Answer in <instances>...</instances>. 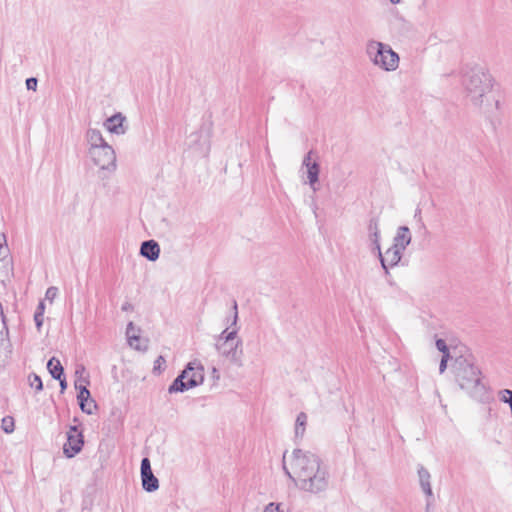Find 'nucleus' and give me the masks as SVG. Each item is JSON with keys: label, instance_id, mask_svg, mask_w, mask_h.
<instances>
[{"label": "nucleus", "instance_id": "f257e3e1", "mask_svg": "<svg viewBox=\"0 0 512 512\" xmlns=\"http://www.w3.org/2000/svg\"><path fill=\"white\" fill-rule=\"evenodd\" d=\"M463 86L467 99L480 112L492 114L498 109L499 102L492 93V76L484 68H471L463 78Z\"/></svg>", "mask_w": 512, "mask_h": 512}, {"label": "nucleus", "instance_id": "f03ea898", "mask_svg": "<svg viewBox=\"0 0 512 512\" xmlns=\"http://www.w3.org/2000/svg\"><path fill=\"white\" fill-rule=\"evenodd\" d=\"M85 141L87 156L92 164L102 173H113L117 167L116 153L102 133L98 129L89 128L85 133Z\"/></svg>", "mask_w": 512, "mask_h": 512}, {"label": "nucleus", "instance_id": "7ed1b4c3", "mask_svg": "<svg viewBox=\"0 0 512 512\" xmlns=\"http://www.w3.org/2000/svg\"><path fill=\"white\" fill-rule=\"evenodd\" d=\"M282 463L285 474L297 485L323 461L315 453L294 449L291 454L284 453Z\"/></svg>", "mask_w": 512, "mask_h": 512}, {"label": "nucleus", "instance_id": "20e7f679", "mask_svg": "<svg viewBox=\"0 0 512 512\" xmlns=\"http://www.w3.org/2000/svg\"><path fill=\"white\" fill-rule=\"evenodd\" d=\"M237 321V303L234 302L231 325L236 326ZM215 349L217 350L220 356L227 359L230 363L238 367H241L243 365L242 340L240 337H238L237 327L233 328L232 330H229V328L223 330L216 338Z\"/></svg>", "mask_w": 512, "mask_h": 512}, {"label": "nucleus", "instance_id": "39448f33", "mask_svg": "<svg viewBox=\"0 0 512 512\" xmlns=\"http://www.w3.org/2000/svg\"><path fill=\"white\" fill-rule=\"evenodd\" d=\"M455 377L460 388L475 400H484L487 390L482 381L481 371L467 359H458L455 364Z\"/></svg>", "mask_w": 512, "mask_h": 512}, {"label": "nucleus", "instance_id": "423d86ee", "mask_svg": "<svg viewBox=\"0 0 512 512\" xmlns=\"http://www.w3.org/2000/svg\"><path fill=\"white\" fill-rule=\"evenodd\" d=\"M369 62L385 72H394L399 68L400 57L390 45L377 40H369L365 47Z\"/></svg>", "mask_w": 512, "mask_h": 512}, {"label": "nucleus", "instance_id": "0eeeda50", "mask_svg": "<svg viewBox=\"0 0 512 512\" xmlns=\"http://www.w3.org/2000/svg\"><path fill=\"white\" fill-rule=\"evenodd\" d=\"M204 382V367L199 361H191L185 369L174 379L168 388L170 394L183 393L195 388Z\"/></svg>", "mask_w": 512, "mask_h": 512}, {"label": "nucleus", "instance_id": "6e6552de", "mask_svg": "<svg viewBox=\"0 0 512 512\" xmlns=\"http://www.w3.org/2000/svg\"><path fill=\"white\" fill-rule=\"evenodd\" d=\"M300 490L310 494H320L329 486V473L324 463L319 465L312 474H309L296 485Z\"/></svg>", "mask_w": 512, "mask_h": 512}, {"label": "nucleus", "instance_id": "1a4fd4ad", "mask_svg": "<svg viewBox=\"0 0 512 512\" xmlns=\"http://www.w3.org/2000/svg\"><path fill=\"white\" fill-rule=\"evenodd\" d=\"M301 171H304L306 175L305 183H307L310 186V188L314 192H316L319 189L318 182L320 174V165L313 151H309L304 156Z\"/></svg>", "mask_w": 512, "mask_h": 512}, {"label": "nucleus", "instance_id": "9d476101", "mask_svg": "<svg viewBox=\"0 0 512 512\" xmlns=\"http://www.w3.org/2000/svg\"><path fill=\"white\" fill-rule=\"evenodd\" d=\"M83 435L76 426H71L67 433V442L64 444L63 452L68 458L74 457L83 447Z\"/></svg>", "mask_w": 512, "mask_h": 512}, {"label": "nucleus", "instance_id": "9b49d317", "mask_svg": "<svg viewBox=\"0 0 512 512\" xmlns=\"http://www.w3.org/2000/svg\"><path fill=\"white\" fill-rule=\"evenodd\" d=\"M141 481L142 487L147 492H154L159 488V481L154 476L151 463L148 458H143L141 461Z\"/></svg>", "mask_w": 512, "mask_h": 512}, {"label": "nucleus", "instance_id": "f8f14e48", "mask_svg": "<svg viewBox=\"0 0 512 512\" xmlns=\"http://www.w3.org/2000/svg\"><path fill=\"white\" fill-rule=\"evenodd\" d=\"M402 254L403 251L393 245L387 249L384 254L381 252V256L378 257L385 273H388L389 268L396 266L400 262Z\"/></svg>", "mask_w": 512, "mask_h": 512}, {"label": "nucleus", "instance_id": "ddd939ff", "mask_svg": "<svg viewBox=\"0 0 512 512\" xmlns=\"http://www.w3.org/2000/svg\"><path fill=\"white\" fill-rule=\"evenodd\" d=\"M126 118L121 113H116L106 119L104 127L107 131L116 135H123L126 133V126L124 125Z\"/></svg>", "mask_w": 512, "mask_h": 512}, {"label": "nucleus", "instance_id": "4468645a", "mask_svg": "<svg viewBox=\"0 0 512 512\" xmlns=\"http://www.w3.org/2000/svg\"><path fill=\"white\" fill-rule=\"evenodd\" d=\"M75 388L79 390L77 399L81 410L87 414H92L96 405L95 402L90 399L89 390L83 385H78L77 382L75 383Z\"/></svg>", "mask_w": 512, "mask_h": 512}, {"label": "nucleus", "instance_id": "2eb2a0df", "mask_svg": "<svg viewBox=\"0 0 512 512\" xmlns=\"http://www.w3.org/2000/svg\"><path fill=\"white\" fill-rule=\"evenodd\" d=\"M12 272V259L9 257V247H0V279H7Z\"/></svg>", "mask_w": 512, "mask_h": 512}, {"label": "nucleus", "instance_id": "dca6fc26", "mask_svg": "<svg viewBox=\"0 0 512 512\" xmlns=\"http://www.w3.org/2000/svg\"><path fill=\"white\" fill-rule=\"evenodd\" d=\"M411 240L412 236L410 229L407 226H400L393 238V246L404 251L406 247L411 243Z\"/></svg>", "mask_w": 512, "mask_h": 512}, {"label": "nucleus", "instance_id": "f3484780", "mask_svg": "<svg viewBox=\"0 0 512 512\" xmlns=\"http://www.w3.org/2000/svg\"><path fill=\"white\" fill-rule=\"evenodd\" d=\"M140 254L150 261H156L160 254L159 244L154 240L144 241L140 247Z\"/></svg>", "mask_w": 512, "mask_h": 512}, {"label": "nucleus", "instance_id": "a211bd4d", "mask_svg": "<svg viewBox=\"0 0 512 512\" xmlns=\"http://www.w3.org/2000/svg\"><path fill=\"white\" fill-rule=\"evenodd\" d=\"M418 477L422 491L427 495L428 498H432L433 492L430 483L431 475L428 470L423 466H420L418 468Z\"/></svg>", "mask_w": 512, "mask_h": 512}, {"label": "nucleus", "instance_id": "6ab92c4d", "mask_svg": "<svg viewBox=\"0 0 512 512\" xmlns=\"http://www.w3.org/2000/svg\"><path fill=\"white\" fill-rule=\"evenodd\" d=\"M307 415L304 412L298 414L295 422V438L302 439L306 430Z\"/></svg>", "mask_w": 512, "mask_h": 512}, {"label": "nucleus", "instance_id": "aec40b11", "mask_svg": "<svg viewBox=\"0 0 512 512\" xmlns=\"http://www.w3.org/2000/svg\"><path fill=\"white\" fill-rule=\"evenodd\" d=\"M12 352V345L10 343L7 334L4 336L0 335V362H4Z\"/></svg>", "mask_w": 512, "mask_h": 512}, {"label": "nucleus", "instance_id": "412c9836", "mask_svg": "<svg viewBox=\"0 0 512 512\" xmlns=\"http://www.w3.org/2000/svg\"><path fill=\"white\" fill-rule=\"evenodd\" d=\"M47 369L54 379H60V377L63 376V367L60 361L55 357H52L48 361Z\"/></svg>", "mask_w": 512, "mask_h": 512}, {"label": "nucleus", "instance_id": "4be33fe9", "mask_svg": "<svg viewBox=\"0 0 512 512\" xmlns=\"http://www.w3.org/2000/svg\"><path fill=\"white\" fill-rule=\"evenodd\" d=\"M28 383L29 386L34 388L37 392H40L43 389L42 380L37 374H30L28 376Z\"/></svg>", "mask_w": 512, "mask_h": 512}, {"label": "nucleus", "instance_id": "5701e85b", "mask_svg": "<svg viewBox=\"0 0 512 512\" xmlns=\"http://www.w3.org/2000/svg\"><path fill=\"white\" fill-rule=\"evenodd\" d=\"M14 419L11 416H6L1 420V429L7 433L10 434L14 431Z\"/></svg>", "mask_w": 512, "mask_h": 512}, {"label": "nucleus", "instance_id": "b1692460", "mask_svg": "<svg viewBox=\"0 0 512 512\" xmlns=\"http://www.w3.org/2000/svg\"><path fill=\"white\" fill-rule=\"evenodd\" d=\"M127 341H128L129 346L135 350L144 351L147 348L146 344L142 345V340L140 338V335H135L134 337H130V339Z\"/></svg>", "mask_w": 512, "mask_h": 512}, {"label": "nucleus", "instance_id": "393cba45", "mask_svg": "<svg viewBox=\"0 0 512 512\" xmlns=\"http://www.w3.org/2000/svg\"><path fill=\"white\" fill-rule=\"evenodd\" d=\"M499 400L505 404H508L509 407L512 403V390L510 389H503L499 391L498 393Z\"/></svg>", "mask_w": 512, "mask_h": 512}, {"label": "nucleus", "instance_id": "a878e982", "mask_svg": "<svg viewBox=\"0 0 512 512\" xmlns=\"http://www.w3.org/2000/svg\"><path fill=\"white\" fill-rule=\"evenodd\" d=\"M139 328H136L133 322H129L126 327V337L127 340L130 339V337H134L135 335H139Z\"/></svg>", "mask_w": 512, "mask_h": 512}, {"label": "nucleus", "instance_id": "bb28decb", "mask_svg": "<svg viewBox=\"0 0 512 512\" xmlns=\"http://www.w3.org/2000/svg\"><path fill=\"white\" fill-rule=\"evenodd\" d=\"M58 295V288L51 286L46 290L45 299L52 303Z\"/></svg>", "mask_w": 512, "mask_h": 512}, {"label": "nucleus", "instance_id": "cd10ccee", "mask_svg": "<svg viewBox=\"0 0 512 512\" xmlns=\"http://www.w3.org/2000/svg\"><path fill=\"white\" fill-rule=\"evenodd\" d=\"M166 363L163 356H158L157 359L154 361L153 366V372L154 373H161L163 370V365Z\"/></svg>", "mask_w": 512, "mask_h": 512}, {"label": "nucleus", "instance_id": "c85d7f7f", "mask_svg": "<svg viewBox=\"0 0 512 512\" xmlns=\"http://www.w3.org/2000/svg\"><path fill=\"white\" fill-rule=\"evenodd\" d=\"M369 235H376L379 230V224L377 219H371L368 225Z\"/></svg>", "mask_w": 512, "mask_h": 512}, {"label": "nucleus", "instance_id": "c756f323", "mask_svg": "<svg viewBox=\"0 0 512 512\" xmlns=\"http://www.w3.org/2000/svg\"><path fill=\"white\" fill-rule=\"evenodd\" d=\"M371 241L377 250L378 256H381V246H380V232L376 235H370Z\"/></svg>", "mask_w": 512, "mask_h": 512}, {"label": "nucleus", "instance_id": "7c9ffc66", "mask_svg": "<svg viewBox=\"0 0 512 512\" xmlns=\"http://www.w3.org/2000/svg\"><path fill=\"white\" fill-rule=\"evenodd\" d=\"M436 347L440 352L443 353V355H449V349L443 339H438L436 341Z\"/></svg>", "mask_w": 512, "mask_h": 512}, {"label": "nucleus", "instance_id": "2f4dec72", "mask_svg": "<svg viewBox=\"0 0 512 512\" xmlns=\"http://www.w3.org/2000/svg\"><path fill=\"white\" fill-rule=\"evenodd\" d=\"M38 81L36 78L31 77L26 80V87L28 90L36 91Z\"/></svg>", "mask_w": 512, "mask_h": 512}, {"label": "nucleus", "instance_id": "473e14b6", "mask_svg": "<svg viewBox=\"0 0 512 512\" xmlns=\"http://www.w3.org/2000/svg\"><path fill=\"white\" fill-rule=\"evenodd\" d=\"M34 321H35V325H36L37 329L40 330L43 325L44 316L40 315V313H35Z\"/></svg>", "mask_w": 512, "mask_h": 512}, {"label": "nucleus", "instance_id": "72a5a7b5", "mask_svg": "<svg viewBox=\"0 0 512 512\" xmlns=\"http://www.w3.org/2000/svg\"><path fill=\"white\" fill-rule=\"evenodd\" d=\"M449 355H443L440 365H439V371L440 373H443L447 367V361H448Z\"/></svg>", "mask_w": 512, "mask_h": 512}, {"label": "nucleus", "instance_id": "f704fd0d", "mask_svg": "<svg viewBox=\"0 0 512 512\" xmlns=\"http://www.w3.org/2000/svg\"><path fill=\"white\" fill-rule=\"evenodd\" d=\"M44 311H45V305H44V302L41 301L39 304H38V307H37V310L35 313H40V315H43L44 316Z\"/></svg>", "mask_w": 512, "mask_h": 512}, {"label": "nucleus", "instance_id": "c9c22d12", "mask_svg": "<svg viewBox=\"0 0 512 512\" xmlns=\"http://www.w3.org/2000/svg\"><path fill=\"white\" fill-rule=\"evenodd\" d=\"M2 246H8V245H7L5 234L0 231V247H2Z\"/></svg>", "mask_w": 512, "mask_h": 512}, {"label": "nucleus", "instance_id": "e433bc0d", "mask_svg": "<svg viewBox=\"0 0 512 512\" xmlns=\"http://www.w3.org/2000/svg\"><path fill=\"white\" fill-rule=\"evenodd\" d=\"M59 382H60V387H61V390H65L66 387H67V383H66V380L65 378H62V376L60 377V379H58Z\"/></svg>", "mask_w": 512, "mask_h": 512}, {"label": "nucleus", "instance_id": "4c0bfd02", "mask_svg": "<svg viewBox=\"0 0 512 512\" xmlns=\"http://www.w3.org/2000/svg\"><path fill=\"white\" fill-rule=\"evenodd\" d=\"M430 505H431V501L428 500L427 501V506H426V512H429L430 511Z\"/></svg>", "mask_w": 512, "mask_h": 512}, {"label": "nucleus", "instance_id": "58836bf2", "mask_svg": "<svg viewBox=\"0 0 512 512\" xmlns=\"http://www.w3.org/2000/svg\"><path fill=\"white\" fill-rule=\"evenodd\" d=\"M129 309V305L125 304L122 306V310L127 311Z\"/></svg>", "mask_w": 512, "mask_h": 512}, {"label": "nucleus", "instance_id": "ea45409f", "mask_svg": "<svg viewBox=\"0 0 512 512\" xmlns=\"http://www.w3.org/2000/svg\"><path fill=\"white\" fill-rule=\"evenodd\" d=\"M392 4H397L400 2V0H389Z\"/></svg>", "mask_w": 512, "mask_h": 512}]
</instances>
